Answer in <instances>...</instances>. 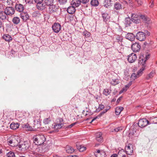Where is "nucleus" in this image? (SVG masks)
<instances>
[{"mask_svg": "<svg viewBox=\"0 0 157 157\" xmlns=\"http://www.w3.org/2000/svg\"><path fill=\"white\" fill-rule=\"evenodd\" d=\"M150 57V54H147L145 55H140L139 59V64H142V67L137 72L138 77H140L142 74L143 72L145 69L146 62Z\"/></svg>", "mask_w": 157, "mask_h": 157, "instance_id": "1", "label": "nucleus"}, {"mask_svg": "<svg viewBox=\"0 0 157 157\" xmlns=\"http://www.w3.org/2000/svg\"><path fill=\"white\" fill-rule=\"evenodd\" d=\"M34 143L36 145H41L46 140L45 136L42 134H38L33 137Z\"/></svg>", "mask_w": 157, "mask_h": 157, "instance_id": "2", "label": "nucleus"}, {"mask_svg": "<svg viewBox=\"0 0 157 157\" xmlns=\"http://www.w3.org/2000/svg\"><path fill=\"white\" fill-rule=\"evenodd\" d=\"M29 147V144L27 141L22 142L18 145V147L19 148L20 150L22 151H25L27 150Z\"/></svg>", "mask_w": 157, "mask_h": 157, "instance_id": "3", "label": "nucleus"}, {"mask_svg": "<svg viewBox=\"0 0 157 157\" xmlns=\"http://www.w3.org/2000/svg\"><path fill=\"white\" fill-rule=\"evenodd\" d=\"M149 124V122L145 118L140 119L138 123L139 127L141 128L144 127Z\"/></svg>", "mask_w": 157, "mask_h": 157, "instance_id": "4", "label": "nucleus"}, {"mask_svg": "<svg viewBox=\"0 0 157 157\" xmlns=\"http://www.w3.org/2000/svg\"><path fill=\"white\" fill-rule=\"evenodd\" d=\"M136 36L139 41H144L146 39V34L142 32H139L137 33Z\"/></svg>", "mask_w": 157, "mask_h": 157, "instance_id": "5", "label": "nucleus"}, {"mask_svg": "<svg viewBox=\"0 0 157 157\" xmlns=\"http://www.w3.org/2000/svg\"><path fill=\"white\" fill-rule=\"evenodd\" d=\"M4 10L7 15L12 16L13 15L15 12V10L14 8L11 6L6 7L4 9Z\"/></svg>", "mask_w": 157, "mask_h": 157, "instance_id": "6", "label": "nucleus"}, {"mask_svg": "<svg viewBox=\"0 0 157 157\" xmlns=\"http://www.w3.org/2000/svg\"><path fill=\"white\" fill-rule=\"evenodd\" d=\"M141 48V46L138 43L136 42L133 44L131 46V49L134 52H137L140 50Z\"/></svg>", "mask_w": 157, "mask_h": 157, "instance_id": "7", "label": "nucleus"}, {"mask_svg": "<svg viewBox=\"0 0 157 157\" xmlns=\"http://www.w3.org/2000/svg\"><path fill=\"white\" fill-rule=\"evenodd\" d=\"M137 58L136 55L134 53H132L128 56V60L129 63H132L135 61Z\"/></svg>", "mask_w": 157, "mask_h": 157, "instance_id": "8", "label": "nucleus"}, {"mask_svg": "<svg viewBox=\"0 0 157 157\" xmlns=\"http://www.w3.org/2000/svg\"><path fill=\"white\" fill-rule=\"evenodd\" d=\"M52 28L54 32L57 33L61 30V27L59 23H55L52 25Z\"/></svg>", "mask_w": 157, "mask_h": 157, "instance_id": "9", "label": "nucleus"}, {"mask_svg": "<svg viewBox=\"0 0 157 157\" xmlns=\"http://www.w3.org/2000/svg\"><path fill=\"white\" fill-rule=\"evenodd\" d=\"M7 142L10 144H12L11 145L12 146H14L16 144H17L18 141L16 140V139L14 136L10 137L8 139Z\"/></svg>", "mask_w": 157, "mask_h": 157, "instance_id": "10", "label": "nucleus"}, {"mask_svg": "<svg viewBox=\"0 0 157 157\" xmlns=\"http://www.w3.org/2000/svg\"><path fill=\"white\" fill-rule=\"evenodd\" d=\"M132 145L129 144L127 146H126L125 148L126 153L128 155H132L133 152V150L132 147Z\"/></svg>", "mask_w": 157, "mask_h": 157, "instance_id": "11", "label": "nucleus"}, {"mask_svg": "<svg viewBox=\"0 0 157 157\" xmlns=\"http://www.w3.org/2000/svg\"><path fill=\"white\" fill-rule=\"evenodd\" d=\"M48 6V11L50 13L56 12L57 10L58 9V7L57 5H53V4Z\"/></svg>", "mask_w": 157, "mask_h": 157, "instance_id": "12", "label": "nucleus"}, {"mask_svg": "<svg viewBox=\"0 0 157 157\" xmlns=\"http://www.w3.org/2000/svg\"><path fill=\"white\" fill-rule=\"evenodd\" d=\"M8 17L5 10L4 11H0V19L2 21H5L8 20Z\"/></svg>", "mask_w": 157, "mask_h": 157, "instance_id": "13", "label": "nucleus"}, {"mask_svg": "<svg viewBox=\"0 0 157 157\" xmlns=\"http://www.w3.org/2000/svg\"><path fill=\"white\" fill-rule=\"evenodd\" d=\"M96 157H105V153L103 151L98 150L97 152L94 153Z\"/></svg>", "mask_w": 157, "mask_h": 157, "instance_id": "14", "label": "nucleus"}, {"mask_svg": "<svg viewBox=\"0 0 157 157\" xmlns=\"http://www.w3.org/2000/svg\"><path fill=\"white\" fill-rule=\"evenodd\" d=\"M15 10L19 12H21L24 9L23 6L21 4H16L15 5Z\"/></svg>", "mask_w": 157, "mask_h": 157, "instance_id": "15", "label": "nucleus"}, {"mask_svg": "<svg viewBox=\"0 0 157 157\" xmlns=\"http://www.w3.org/2000/svg\"><path fill=\"white\" fill-rule=\"evenodd\" d=\"M110 108L111 107L110 106H108L106 109L101 112L97 116L93 119L91 121V122H92L97 119L98 118V117H100L104 113H106Z\"/></svg>", "mask_w": 157, "mask_h": 157, "instance_id": "16", "label": "nucleus"}, {"mask_svg": "<svg viewBox=\"0 0 157 157\" xmlns=\"http://www.w3.org/2000/svg\"><path fill=\"white\" fill-rule=\"evenodd\" d=\"M125 37L126 38L131 41L134 40L135 39V35L131 33H127Z\"/></svg>", "mask_w": 157, "mask_h": 157, "instance_id": "17", "label": "nucleus"}, {"mask_svg": "<svg viewBox=\"0 0 157 157\" xmlns=\"http://www.w3.org/2000/svg\"><path fill=\"white\" fill-rule=\"evenodd\" d=\"M60 122L59 123L56 124L53 127L55 130H57L60 128L63 125V120L61 118L59 120Z\"/></svg>", "mask_w": 157, "mask_h": 157, "instance_id": "18", "label": "nucleus"}, {"mask_svg": "<svg viewBox=\"0 0 157 157\" xmlns=\"http://www.w3.org/2000/svg\"><path fill=\"white\" fill-rule=\"evenodd\" d=\"M21 17L23 21H26L29 18L28 14L26 12H22L21 13Z\"/></svg>", "mask_w": 157, "mask_h": 157, "instance_id": "19", "label": "nucleus"}, {"mask_svg": "<svg viewBox=\"0 0 157 157\" xmlns=\"http://www.w3.org/2000/svg\"><path fill=\"white\" fill-rule=\"evenodd\" d=\"M46 5L44 3L40 2L37 3V7L38 10H44L46 8Z\"/></svg>", "mask_w": 157, "mask_h": 157, "instance_id": "20", "label": "nucleus"}, {"mask_svg": "<svg viewBox=\"0 0 157 157\" xmlns=\"http://www.w3.org/2000/svg\"><path fill=\"white\" fill-rule=\"evenodd\" d=\"M102 133L99 132L96 134V139L99 142H102L103 141V138L102 136Z\"/></svg>", "mask_w": 157, "mask_h": 157, "instance_id": "21", "label": "nucleus"}, {"mask_svg": "<svg viewBox=\"0 0 157 157\" xmlns=\"http://www.w3.org/2000/svg\"><path fill=\"white\" fill-rule=\"evenodd\" d=\"M81 2L80 0H72L71 4L72 6L78 7L80 5Z\"/></svg>", "mask_w": 157, "mask_h": 157, "instance_id": "22", "label": "nucleus"}, {"mask_svg": "<svg viewBox=\"0 0 157 157\" xmlns=\"http://www.w3.org/2000/svg\"><path fill=\"white\" fill-rule=\"evenodd\" d=\"M22 127L26 129L27 130L30 131L33 130V128L28 123L24 124L22 125Z\"/></svg>", "mask_w": 157, "mask_h": 157, "instance_id": "23", "label": "nucleus"}, {"mask_svg": "<svg viewBox=\"0 0 157 157\" xmlns=\"http://www.w3.org/2000/svg\"><path fill=\"white\" fill-rule=\"evenodd\" d=\"M67 11L70 14L74 13L75 11V7L74 6H72L68 7L67 9Z\"/></svg>", "mask_w": 157, "mask_h": 157, "instance_id": "24", "label": "nucleus"}, {"mask_svg": "<svg viewBox=\"0 0 157 157\" xmlns=\"http://www.w3.org/2000/svg\"><path fill=\"white\" fill-rule=\"evenodd\" d=\"M122 8L121 4L120 2H117L114 5V9L117 10H119Z\"/></svg>", "mask_w": 157, "mask_h": 157, "instance_id": "25", "label": "nucleus"}, {"mask_svg": "<svg viewBox=\"0 0 157 157\" xmlns=\"http://www.w3.org/2000/svg\"><path fill=\"white\" fill-rule=\"evenodd\" d=\"M77 149L80 152H83L86 149V147L82 145L76 144Z\"/></svg>", "mask_w": 157, "mask_h": 157, "instance_id": "26", "label": "nucleus"}, {"mask_svg": "<svg viewBox=\"0 0 157 157\" xmlns=\"http://www.w3.org/2000/svg\"><path fill=\"white\" fill-rule=\"evenodd\" d=\"M66 149L67 152L68 153H72L74 151V149L72 147H70L69 146H67Z\"/></svg>", "mask_w": 157, "mask_h": 157, "instance_id": "27", "label": "nucleus"}, {"mask_svg": "<svg viewBox=\"0 0 157 157\" xmlns=\"http://www.w3.org/2000/svg\"><path fill=\"white\" fill-rule=\"evenodd\" d=\"M19 126L18 123H12L10 125V128L11 129L13 130L19 128Z\"/></svg>", "mask_w": 157, "mask_h": 157, "instance_id": "28", "label": "nucleus"}, {"mask_svg": "<svg viewBox=\"0 0 157 157\" xmlns=\"http://www.w3.org/2000/svg\"><path fill=\"white\" fill-rule=\"evenodd\" d=\"M123 107H117L115 109V113L117 115H119L121 111L123 110Z\"/></svg>", "mask_w": 157, "mask_h": 157, "instance_id": "29", "label": "nucleus"}, {"mask_svg": "<svg viewBox=\"0 0 157 157\" xmlns=\"http://www.w3.org/2000/svg\"><path fill=\"white\" fill-rule=\"evenodd\" d=\"M111 0H105L103 4L105 7L108 8L110 7L112 5Z\"/></svg>", "mask_w": 157, "mask_h": 157, "instance_id": "30", "label": "nucleus"}, {"mask_svg": "<svg viewBox=\"0 0 157 157\" xmlns=\"http://www.w3.org/2000/svg\"><path fill=\"white\" fill-rule=\"evenodd\" d=\"M110 81V84L113 86H115L120 83V81L118 79H112Z\"/></svg>", "mask_w": 157, "mask_h": 157, "instance_id": "31", "label": "nucleus"}, {"mask_svg": "<svg viewBox=\"0 0 157 157\" xmlns=\"http://www.w3.org/2000/svg\"><path fill=\"white\" fill-rule=\"evenodd\" d=\"M102 17L103 21L105 22L107 21L109 18V15L106 13H102Z\"/></svg>", "mask_w": 157, "mask_h": 157, "instance_id": "32", "label": "nucleus"}, {"mask_svg": "<svg viewBox=\"0 0 157 157\" xmlns=\"http://www.w3.org/2000/svg\"><path fill=\"white\" fill-rule=\"evenodd\" d=\"M12 21L14 24L17 25L20 22V19L19 17H15L13 18Z\"/></svg>", "mask_w": 157, "mask_h": 157, "instance_id": "33", "label": "nucleus"}, {"mask_svg": "<svg viewBox=\"0 0 157 157\" xmlns=\"http://www.w3.org/2000/svg\"><path fill=\"white\" fill-rule=\"evenodd\" d=\"M3 38L6 41H9L11 40L12 38L11 36L8 34H6L3 36Z\"/></svg>", "mask_w": 157, "mask_h": 157, "instance_id": "34", "label": "nucleus"}, {"mask_svg": "<svg viewBox=\"0 0 157 157\" xmlns=\"http://www.w3.org/2000/svg\"><path fill=\"white\" fill-rule=\"evenodd\" d=\"M90 4L92 6H96L98 5L99 2L98 0H92Z\"/></svg>", "mask_w": 157, "mask_h": 157, "instance_id": "35", "label": "nucleus"}, {"mask_svg": "<svg viewBox=\"0 0 157 157\" xmlns=\"http://www.w3.org/2000/svg\"><path fill=\"white\" fill-rule=\"evenodd\" d=\"M132 20L129 18H126L125 21V23L127 26L130 25L132 23Z\"/></svg>", "mask_w": 157, "mask_h": 157, "instance_id": "36", "label": "nucleus"}, {"mask_svg": "<svg viewBox=\"0 0 157 157\" xmlns=\"http://www.w3.org/2000/svg\"><path fill=\"white\" fill-rule=\"evenodd\" d=\"M53 2V0H44V2L46 6H49L52 4Z\"/></svg>", "mask_w": 157, "mask_h": 157, "instance_id": "37", "label": "nucleus"}, {"mask_svg": "<svg viewBox=\"0 0 157 157\" xmlns=\"http://www.w3.org/2000/svg\"><path fill=\"white\" fill-rule=\"evenodd\" d=\"M111 91V90L108 89H105L104 90L103 93L104 95L107 96L110 94Z\"/></svg>", "mask_w": 157, "mask_h": 157, "instance_id": "38", "label": "nucleus"}, {"mask_svg": "<svg viewBox=\"0 0 157 157\" xmlns=\"http://www.w3.org/2000/svg\"><path fill=\"white\" fill-rule=\"evenodd\" d=\"M117 42H121L123 40V37L122 36L118 35L116 37Z\"/></svg>", "mask_w": 157, "mask_h": 157, "instance_id": "39", "label": "nucleus"}, {"mask_svg": "<svg viewBox=\"0 0 157 157\" xmlns=\"http://www.w3.org/2000/svg\"><path fill=\"white\" fill-rule=\"evenodd\" d=\"M104 108V106L103 105L99 104V107L97 109L96 111L97 112H99Z\"/></svg>", "mask_w": 157, "mask_h": 157, "instance_id": "40", "label": "nucleus"}, {"mask_svg": "<svg viewBox=\"0 0 157 157\" xmlns=\"http://www.w3.org/2000/svg\"><path fill=\"white\" fill-rule=\"evenodd\" d=\"M132 21L133 22L136 23L138 24L140 22V20L139 18H132Z\"/></svg>", "mask_w": 157, "mask_h": 157, "instance_id": "41", "label": "nucleus"}, {"mask_svg": "<svg viewBox=\"0 0 157 157\" xmlns=\"http://www.w3.org/2000/svg\"><path fill=\"white\" fill-rule=\"evenodd\" d=\"M51 121V120L49 117L45 119L43 121L44 123L45 124H48Z\"/></svg>", "mask_w": 157, "mask_h": 157, "instance_id": "42", "label": "nucleus"}, {"mask_svg": "<svg viewBox=\"0 0 157 157\" xmlns=\"http://www.w3.org/2000/svg\"><path fill=\"white\" fill-rule=\"evenodd\" d=\"M138 76L137 74H136L135 73H133L132 75L131 78L132 80H134L137 78H138L139 77Z\"/></svg>", "mask_w": 157, "mask_h": 157, "instance_id": "43", "label": "nucleus"}, {"mask_svg": "<svg viewBox=\"0 0 157 157\" xmlns=\"http://www.w3.org/2000/svg\"><path fill=\"white\" fill-rule=\"evenodd\" d=\"M8 157H14L15 155L13 152L10 151L6 154Z\"/></svg>", "mask_w": 157, "mask_h": 157, "instance_id": "44", "label": "nucleus"}, {"mask_svg": "<svg viewBox=\"0 0 157 157\" xmlns=\"http://www.w3.org/2000/svg\"><path fill=\"white\" fill-rule=\"evenodd\" d=\"M122 130V128L121 127H119L115 128L114 130L112 131L113 132H117Z\"/></svg>", "mask_w": 157, "mask_h": 157, "instance_id": "45", "label": "nucleus"}, {"mask_svg": "<svg viewBox=\"0 0 157 157\" xmlns=\"http://www.w3.org/2000/svg\"><path fill=\"white\" fill-rule=\"evenodd\" d=\"M83 35L86 37H89L90 36V33L87 31H85L83 33Z\"/></svg>", "mask_w": 157, "mask_h": 157, "instance_id": "46", "label": "nucleus"}, {"mask_svg": "<svg viewBox=\"0 0 157 157\" xmlns=\"http://www.w3.org/2000/svg\"><path fill=\"white\" fill-rule=\"evenodd\" d=\"M155 74V72L154 71H152L148 75V77H147V79H149L150 78H151L153 77Z\"/></svg>", "mask_w": 157, "mask_h": 157, "instance_id": "47", "label": "nucleus"}, {"mask_svg": "<svg viewBox=\"0 0 157 157\" xmlns=\"http://www.w3.org/2000/svg\"><path fill=\"white\" fill-rule=\"evenodd\" d=\"M58 1L61 4H63L67 2V0H58Z\"/></svg>", "mask_w": 157, "mask_h": 157, "instance_id": "48", "label": "nucleus"}, {"mask_svg": "<svg viewBox=\"0 0 157 157\" xmlns=\"http://www.w3.org/2000/svg\"><path fill=\"white\" fill-rule=\"evenodd\" d=\"M139 17V16L136 14L134 13H132V18H138Z\"/></svg>", "mask_w": 157, "mask_h": 157, "instance_id": "49", "label": "nucleus"}, {"mask_svg": "<svg viewBox=\"0 0 157 157\" xmlns=\"http://www.w3.org/2000/svg\"><path fill=\"white\" fill-rule=\"evenodd\" d=\"M25 2L26 3H28L29 4H31L33 3V0H25Z\"/></svg>", "mask_w": 157, "mask_h": 157, "instance_id": "50", "label": "nucleus"}, {"mask_svg": "<svg viewBox=\"0 0 157 157\" xmlns=\"http://www.w3.org/2000/svg\"><path fill=\"white\" fill-rule=\"evenodd\" d=\"M81 2L84 4H86L89 2V0H80Z\"/></svg>", "mask_w": 157, "mask_h": 157, "instance_id": "51", "label": "nucleus"}, {"mask_svg": "<svg viewBox=\"0 0 157 157\" xmlns=\"http://www.w3.org/2000/svg\"><path fill=\"white\" fill-rule=\"evenodd\" d=\"M140 17L144 20H146V17L144 15H141L140 16Z\"/></svg>", "mask_w": 157, "mask_h": 157, "instance_id": "52", "label": "nucleus"}, {"mask_svg": "<svg viewBox=\"0 0 157 157\" xmlns=\"http://www.w3.org/2000/svg\"><path fill=\"white\" fill-rule=\"evenodd\" d=\"M13 0H7L6 2L8 5H10L11 4L13 5Z\"/></svg>", "mask_w": 157, "mask_h": 157, "instance_id": "53", "label": "nucleus"}, {"mask_svg": "<svg viewBox=\"0 0 157 157\" xmlns=\"http://www.w3.org/2000/svg\"><path fill=\"white\" fill-rule=\"evenodd\" d=\"M4 10V7L2 4H0V11Z\"/></svg>", "mask_w": 157, "mask_h": 157, "instance_id": "54", "label": "nucleus"}, {"mask_svg": "<svg viewBox=\"0 0 157 157\" xmlns=\"http://www.w3.org/2000/svg\"><path fill=\"white\" fill-rule=\"evenodd\" d=\"M136 1L137 2L139 5H141L142 4L141 0H136Z\"/></svg>", "mask_w": 157, "mask_h": 157, "instance_id": "55", "label": "nucleus"}, {"mask_svg": "<svg viewBox=\"0 0 157 157\" xmlns=\"http://www.w3.org/2000/svg\"><path fill=\"white\" fill-rule=\"evenodd\" d=\"M122 98V96L120 97L117 100V103H119L120 102V101H121V99Z\"/></svg>", "mask_w": 157, "mask_h": 157, "instance_id": "56", "label": "nucleus"}, {"mask_svg": "<svg viewBox=\"0 0 157 157\" xmlns=\"http://www.w3.org/2000/svg\"><path fill=\"white\" fill-rule=\"evenodd\" d=\"M35 2L36 3L40 2H42L43 0H34Z\"/></svg>", "mask_w": 157, "mask_h": 157, "instance_id": "57", "label": "nucleus"}, {"mask_svg": "<svg viewBox=\"0 0 157 157\" xmlns=\"http://www.w3.org/2000/svg\"><path fill=\"white\" fill-rule=\"evenodd\" d=\"M76 124V122L72 123V124H71V125H69L68 126V127L69 128H71L73 126H74V125H75Z\"/></svg>", "mask_w": 157, "mask_h": 157, "instance_id": "58", "label": "nucleus"}, {"mask_svg": "<svg viewBox=\"0 0 157 157\" xmlns=\"http://www.w3.org/2000/svg\"><path fill=\"white\" fill-rule=\"evenodd\" d=\"M86 112L87 113H86V115H91L92 114V113H91L90 111L89 110H86Z\"/></svg>", "mask_w": 157, "mask_h": 157, "instance_id": "59", "label": "nucleus"}, {"mask_svg": "<svg viewBox=\"0 0 157 157\" xmlns=\"http://www.w3.org/2000/svg\"><path fill=\"white\" fill-rule=\"evenodd\" d=\"M3 27V24L2 21L0 20V29Z\"/></svg>", "mask_w": 157, "mask_h": 157, "instance_id": "60", "label": "nucleus"}, {"mask_svg": "<svg viewBox=\"0 0 157 157\" xmlns=\"http://www.w3.org/2000/svg\"><path fill=\"white\" fill-rule=\"evenodd\" d=\"M128 3H129V4H130V5L131 6H132V4L133 3V2L131 0H128Z\"/></svg>", "mask_w": 157, "mask_h": 157, "instance_id": "61", "label": "nucleus"}, {"mask_svg": "<svg viewBox=\"0 0 157 157\" xmlns=\"http://www.w3.org/2000/svg\"><path fill=\"white\" fill-rule=\"evenodd\" d=\"M127 90V89H125V88H123L122 89V90H121L120 92V94H121L124 91H126Z\"/></svg>", "mask_w": 157, "mask_h": 157, "instance_id": "62", "label": "nucleus"}, {"mask_svg": "<svg viewBox=\"0 0 157 157\" xmlns=\"http://www.w3.org/2000/svg\"><path fill=\"white\" fill-rule=\"evenodd\" d=\"M66 157H78L76 155H69L67 156Z\"/></svg>", "mask_w": 157, "mask_h": 157, "instance_id": "63", "label": "nucleus"}, {"mask_svg": "<svg viewBox=\"0 0 157 157\" xmlns=\"http://www.w3.org/2000/svg\"><path fill=\"white\" fill-rule=\"evenodd\" d=\"M111 157H117V154H114L112 155Z\"/></svg>", "mask_w": 157, "mask_h": 157, "instance_id": "64", "label": "nucleus"}]
</instances>
